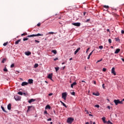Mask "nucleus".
<instances>
[{"mask_svg": "<svg viewBox=\"0 0 124 124\" xmlns=\"http://www.w3.org/2000/svg\"><path fill=\"white\" fill-rule=\"evenodd\" d=\"M20 41H21V39L18 40L17 41L15 42V44H19V42H20Z\"/></svg>", "mask_w": 124, "mask_h": 124, "instance_id": "b1692460", "label": "nucleus"}, {"mask_svg": "<svg viewBox=\"0 0 124 124\" xmlns=\"http://www.w3.org/2000/svg\"><path fill=\"white\" fill-rule=\"evenodd\" d=\"M14 66H15V65L14 63H12L11 65V68H13V67H14Z\"/></svg>", "mask_w": 124, "mask_h": 124, "instance_id": "bb28decb", "label": "nucleus"}, {"mask_svg": "<svg viewBox=\"0 0 124 124\" xmlns=\"http://www.w3.org/2000/svg\"><path fill=\"white\" fill-rule=\"evenodd\" d=\"M31 107H32V106H28L27 112H29V111H31Z\"/></svg>", "mask_w": 124, "mask_h": 124, "instance_id": "aec40b11", "label": "nucleus"}, {"mask_svg": "<svg viewBox=\"0 0 124 124\" xmlns=\"http://www.w3.org/2000/svg\"><path fill=\"white\" fill-rule=\"evenodd\" d=\"M1 108L2 110V111H3V112H5V113H6V111L5 109H4V108L3 107L1 106Z\"/></svg>", "mask_w": 124, "mask_h": 124, "instance_id": "393cba45", "label": "nucleus"}, {"mask_svg": "<svg viewBox=\"0 0 124 124\" xmlns=\"http://www.w3.org/2000/svg\"><path fill=\"white\" fill-rule=\"evenodd\" d=\"M120 51H121V49L119 48H117L116 50H115L114 53L115 54H118L119 53V52H120Z\"/></svg>", "mask_w": 124, "mask_h": 124, "instance_id": "2eb2a0df", "label": "nucleus"}, {"mask_svg": "<svg viewBox=\"0 0 124 124\" xmlns=\"http://www.w3.org/2000/svg\"><path fill=\"white\" fill-rule=\"evenodd\" d=\"M49 96H51V95H53V93H50L48 94Z\"/></svg>", "mask_w": 124, "mask_h": 124, "instance_id": "de8ad7c7", "label": "nucleus"}, {"mask_svg": "<svg viewBox=\"0 0 124 124\" xmlns=\"http://www.w3.org/2000/svg\"><path fill=\"white\" fill-rule=\"evenodd\" d=\"M114 102L115 105H118V104H123V101H120L119 99H117V100L115 99L114 100Z\"/></svg>", "mask_w": 124, "mask_h": 124, "instance_id": "f03ea898", "label": "nucleus"}, {"mask_svg": "<svg viewBox=\"0 0 124 124\" xmlns=\"http://www.w3.org/2000/svg\"><path fill=\"white\" fill-rule=\"evenodd\" d=\"M102 59H101V60H98L97 62H96V63H97V62H102Z\"/></svg>", "mask_w": 124, "mask_h": 124, "instance_id": "ea45409f", "label": "nucleus"}, {"mask_svg": "<svg viewBox=\"0 0 124 124\" xmlns=\"http://www.w3.org/2000/svg\"><path fill=\"white\" fill-rule=\"evenodd\" d=\"M34 36H43V34L38 33L37 34H32L27 36V37H33Z\"/></svg>", "mask_w": 124, "mask_h": 124, "instance_id": "f257e3e1", "label": "nucleus"}, {"mask_svg": "<svg viewBox=\"0 0 124 124\" xmlns=\"http://www.w3.org/2000/svg\"><path fill=\"white\" fill-rule=\"evenodd\" d=\"M25 54L26 56H31V53L30 51L26 52Z\"/></svg>", "mask_w": 124, "mask_h": 124, "instance_id": "9b49d317", "label": "nucleus"}, {"mask_svg": "<svg viewBox=\"0 0 124 124\" xmlns=\"http://www.w3.org/2000/svg\"><path fill=\"white\" fill-rule=\"evenodd\" d=\"M56 72H58V71L59 70V69H60V67H55V68Z\"/></svg>", "mask_w": 124, "mask_h": 124, "instance_id": "cd10ccee", "label": "nucleus"}, {"mask_svg": "<svg viewBox=\"0 0 124 124\" xmlns=\"http://www.w3.org/2000/svg\"><path fill=\"white\" fill-rule=\"evenodd\" d=\"M93 95H96V96L99 95V94H97L95 93H93Z\"/></svg>", "mask_w": 124, "mask_h": 124, "instance_id": "49530a36", "label": "nucleus"}, {"mask_svg": "<svg viewBox=\"0 0 124 124\" xmlns=\"http://www.w3.org/2000/svg\"><path fill=\"white\" fill-rule=\"evenodd\" d=\"M17 93L18 94H20V95H23V93H22L21 92H19Z\"/></svg>", "mask_w": 124, "mask_h": 124, "instance_id": "c756f323", "label": "nucleus"}, {"mask_svg": "<svg viewBox=\"0 0 124 124\" xmlns=\"http://www.w3.org/2000/svg\"><path fill=\"white\" fill-rule=\"evenodd\" d=\"M81 82H82V83H86V82H85V81H84V80H82Z\"/></svg>", "mask_w": 124, "mask_h": 124, "instance_id": "0e129e2a", "label": "nucleus"}, {"mask_svg": "<svg viewBox=\"0 0 124 124\" xmlns=\"http://www.w3.org/2000/svg\"><path fill=\"white\" fill-rule=\"evenodd\" d=\"M16 74H18V73H20V72H19L18 71H16Z\"/></svg>", "mask_w": 124, "mask_h": 124, "instance_id": "09e8293b", "label": "nucleus"}, {"mask_svg": "<svg viewBox=\"0 0 124 124\" xmlns=\"http://www.w3.org/2000/svg\"><path fill=\"white\" fill-rule=\"evenodd\" d=\"M90 21H91V19H88L86 21V22L88 23V22H90Z\"/></svg>", "mask_w": 124, "mask_h": 124, "instance_id": "a19ab883", "label": "nucleus"}, {"mask_svg": "<svg viewBox=\"0 0 124 124\" xmlns=\"http://www.w3.org/2000/svg\"><path fill=\"white\" fill-rule=\"evenodd\" d=\"M35 42H37V43H39V42H40L39 41H37V40H35Z\"/></svg>", "mask_w": 124, "mask_h": 124, "instance_id": "3c124183", "label": "nucleus"}, {"mask_svg": "<svg viewBox=\"0 0 124 124\" xmlns=\"http://www.w3.org/2000/svg\"><path fill=\"white\" fill-rule=\"evenodd\" d=\"M111 73H112V74H113L114 76L117 75V74H116V72L115 71V68L113 67L111 69Z\"/></svg>", "mask_w": 124, "mask_h": 124, "instance_id": "6e6552de", "label": "nucleus"}, {"mask_svg": "<svg viewBox=\"0 0 124 124\" xmlns=\"http://www.w3.org/2000/svg\"><path fill=\"white\" fill-rule=\"evenodd\" d=\"M25 35H28V33H24L21 34V36H25Z\"/></svg>", "mask_w": 124, "mask_h": 124, "instance_id": "2f4dec72", "label": "nucleus"}, {"mask_svg": "<svg viewBox=\"0 0 124 124\" xmlns=\"http://www.w3.org/2000/svg\"><path fill=\"white\" fill-rule=\"evenodd\" d=\"M108 109H109V110H110L111 107L108 106Z\"/></svg>", "mask_w": 124, "mask_h": 124, "instance_id": "13d9d810", "label": "nucleus"}, {"mask_svg": "<svg viewBox=\"0 0 124 124\" xmlns=\"http://www.w3.org/2000/svg\"><path fill=\"white\" fill-rule=\"evenodd\" d=\"M107 31L108 32H110V30L109 29H107Z\"/></svg>", "mask_w": 124, "mask_h": 124, "instance_id": "bf43d9fd", "label": "nucleus"}, {"mask_svg": "<svg viewBox=\"0 0 124 124\" xmlns=\"http://www.w3.org/2000/svg\"><path fill=\"white\" fill-rule=\"evenodd\" d=\"M91 57V56L90 55H89L87 59L88 60H90V58Z\"/></svg>", "mask_w": 124, "mask_h": 124, "instance_id": "6e6d98bb", "label": "nucleus"}, {"mask_svg": "<svg viewBox=\"0 0 124 124\" xmlns=\"http://www.w3.org/2000/svg\"><path fill=\"white\" fill-rule=\"evenodd\" d=\"M89 50H90V48H87L86 50V53H88V51H89Z\"/></svg>", "mask_w": 124, "mask_h": 124, "instance_id": "4d7b16f0", "label": "nucleus"}, {"mask_svg": "<svg viewBox=\"0 0 124 124\" xmlns=\"http://www.w3.org/2000/svg\"><path fill=\"white\" fill-rule=\"evenodd\" d=\"M72 25H73V26H76V27H80V26H81V23L80 22H77L72 23Z\"/></svg>", "mask_w": 124, "mask_h": 124, "instance_id": "39448f33", "label": "nucleus"}, {"mask_svg": "<svg viewBox=\"0 0 124 124\" xmlns=\"http://www.w3.org/2000/svg\"><path fill=\"white\" fill-rule=\"evenodd\" d=\"M51 52H52V53H54V54L55 55H57V50H52L51 51Z\"/></svg>", "mask_w": 124, "mask_h": 124, "instance_id": "6ab92c4d", "label": "nucleus"}, {"mask_svg": "<svg viewBox=\"0 0 124 124\" xmlns=\"http://www.w3.org/2000/svg\"><path fill=\"white\" fill-rule=\"evenodd\" d=\"M14 98L16 101H19V100H21V97L18 95L15 96Z\"/></svg>", "mask_w": 124, "mask_h": 124, "instance_id": "20e7f679", "label": "nucleus"}, {"mask_svg": "<svg viewBox=\"0 0 124 124\" xmlns=\"http://www.w3.org/2000/svg\"><path fill=\"white\" fill-rule=\"evenodd\" d=\"M93 51L89 54V56H92V55H93Z\"/></svg>", "mask_w": 124, "mask_h": 124, "instance_id": "79ce46f5", "label": "nucleus"}, {"mask_svg": "<svg viewBox=\"0 0 124 124\" xmlns=\"http://www.w3.org/2000/svg\"><path fill=\"white\" fill-rule=\"evenodd\" d=\"M62 98L64 99V100H66V96H67V93L66 92L63 93H62Z\"/></svg>", "mask_w": 124, "mask_h": 124, "instance_id": "7ed1b4c3", "label": "nucleus"}, {"mask_svg": "<svg viewBox=\"0 0 124 124\" xmlns=\"http://www.w3.org/2000/svg\"><path fill=\"white\" fill-rule=\"evenodd\" d=\"M102 120L103 122L104 123V124H105V123H106V122L105 121V120H106V118L104 117L102 118Z\"/></svg>", "mask_w": 124, "mask_h": 124, "instance_id": "4be33fe9", "label": "nucleus"}, {"mask_svg": "<svg viewBox=\"0 0 124 124\" xmlns=\"http://www.w3.org/2000/svg\"><path fill=\"white\" fill-rule=\"evenodd\" d=\"M103 71L104 72H105V71H106V68H104L103 69Z\"/></svg>", "mask_w": 124, "mask_h": 124, "instance_id": "c03bdc74", "label": "nucleus"}, {"mask_svg": "<svg viewBox=\"0 0 124 124\" xmlns=\"http://www.w3.org/2000/svg\"><path fill=\"white\" fill-rule=\"evenodd\" d=\"M93 83H94V85L96 84V82L95 81H94Z\"/></svg>", "mask_w": 124, "mask_h": 124, "instance_id": "e2e57ef3", "label": "nucleus"}, {"mask_svg": "<svg viewBox=\"0 0 124 124\" xmlns=\"http://www.w3.org/2000/svg\"><path fill=\"white\" fill-rule=\"evenodd\" d=\"M121 60L123 62H124V58H121Z\"/></svg>", "mask_w": 124, "mask_h": 124, "instance_id": "680f3d73", "label": "nucleus"}, {"mask_svg": "<svg viewBox=\"0 0 124 124\" xmlns=\"http://www.w3.org/2000/svg\"><path fill=\"white\" fill-rule=\"evenodd\" d=\"M28 83L29 84H32L33 83V80H32V79H29L28 80Z\"/></svg>", "mask_w": 124, "mask_h": 124, "instance_id": "f8f14e48", "label": "nucleus"}, {"mask_svg": "<svg viewBox=\"0 0 124 124\" xmlns=\"http://www.w3.org/2000/svg\"><path fill=\"white\" fill-rule=\"evenodd\" d=\"M71 94H72V95H75V92H73L71 93Z\"/></svg>", "mask_w": 124, "mask_h": 124, "instance_id": "c9c22d12", "label": "nucleus"}, {"mask_svg": "<svg viewBox=\"0 0 124 124\" xmlns=\"http://www.w3.org/2000/svg\"><path fill=\"white\" fill-rule=\"evenodd\" d=\"M27 40H29V38H23V41H27Z\"/></svg>", "mask_w": 124, "mask_h": 124, "instance_id": "7c9ffc66", "label": "nucleus"}, {"mask_svg": "<svg viewBox=\"0 0 124 124\" xmlns=\"http://www.w3.org/2000/svg\"><path fill=\"white\" fill-rule=\"evenodd\" d=\"M7 44H8V42L4 43L3 45V46H6V45H7Z\"/></svg>", "mask_w": 124, "mask_h": 124, "instance_id": "473e14b6", "label": "nucleus"}, {"mask_svg": "<svg viewBox=\"0 0 124 124\" xmlns=\"http://www.w3.org/2000/svg\"><path fill=\"white\" fill-rule=\"evenodd\" d=\"M5 62H6V59L5 58H3L1 62L4 63Z\"/></svg>", "mask_w": 124, "mask_h": 124, "instance_id": "412c9836", "label": "nucleus"}, {"mask_svg": "<svg viewBox=\"0 0 124 124\" xmlns=\"http://www.w3.org/2000/svg\"><path fill=\"white\" fill-rule=\"evenodd\" d=\"M87 13L86 12H84V13H83V16H85V15H86V14Z\"/></svg>", "mask_w": 124, "mask_h": 124, "instance_id": "5fc2aeb1", "label": "nucleus"}, {"mask_svg": "<svg viewBox=\"0 0 124 124\" xmlns=\"http://www.w3.org/2000/svg\"><path fill=\"white\" fill-rule=\"evenodd\" d=\"M77 85V83L76 82H74L71 85V87L73 88L74 86H76Z\"/></svg>", "mask_w": 124, "mask_h": 124, "instance_id": "dca6fc26", "label": "nucleus"}, {"mask_svg": "<svg viewBox=\"0 0 124 124\" xmlns=\"http://www.w3.org/2000/svg\"><path fill=\"white\" fill-rule=\"evenodd\" d=\"M35 101V99H31L29 101H28L29 103H31L32 102H34Z\"/></svg>", "mask_w": 124, "mask_h": 124, "instance_id": "9d476101", "label": "nucleus"}, {"mask_svg": "<svg viewBox=\"0 0 124 124\" xmlns=\"http://www.w3.org/2000/svg\"><path fill=\"white\" fill-rule=\"evenodd\" d=\"M44 114H48V113L47 112V110H45Z\"/></svg>", "mask_w": 124, "mask_h": 124, "instance_id": "864d4df0", "label": "nucleus"}, {"mask_svg": "<svg viewBox=\"0 0 124 124\" xmlns=\"http://www.w3.org/2000/svg\"><path fill=\"white\" fill-rule=\"evenodd\" d=\"M103 7H104V8H106L107 9H108V8H109V6L104 5Z\"/></svg>", "mask_w": 124, "mask_h": 124, "instance_id": "c85d7f7f", "label": "nucleus"}, {"mask_svg": "<svg viewBox=\"0 0 124 124\" xmlns=\"http://www.w3.org/2000/svg\"><path fill=\"white\" fill-rule=\"evenodd\" d=\"M85 124H89V122H86Z\"/></svg>", "mask_w": 124, "mask_h": 124, "instance_id": "774afa93", "label": "nucleus"}, {"mask_svg": "<svg viewBox=\"0 0 124 124\" xmlns=\"http://www.w3.org/2000/svg\"><path fill=\"white\" fill-rule=\"evenodd\" d=\"M70 61H72V60H73V59H72V58H70Z\"/></svg>", "mask_w": 124, "mask_h": 124, "instance_id": "338daca9", "label": "nucleus"}, {"mask_svg": "<svg viewBox=\"0 0 124 124\" xmlns=\"http://www.w3.org/2000/svg\"><path fill=\"white\" fill-rule=\"evenodd\" d=\"M41 24L40 23H39L38 24H37V27H40Z\"/></svg>", "mask_w": 124, "mask_h": 124, "instance_id": "37998d69", "label": "nucleus"}, {"mask_svg": "<svg viewBox=\"0 0 124 124\" xmlns=\"http://www.w3.org/2000/svg\"><path fill=\"white\" fill-rule=\"evenodd\" d=\"M55 33L54 32H49L48 34H54Z\"/></svg>", "mask_w": 124, "mask_h": 124, "instance_id": "e433bc0d", "label": "nucleus"}, {"mask_svg": "<svg viewBox=\"0 0 124 124\" xmlns=\"http://www.w3.org/2000/svg\"><path fill=\"white\" fill-rule=\"evenodd\" d=\"M94 107H96L97 108H99V105H95L94 106Z\"/></svg>", "mask_w": 124, "mask_h": 124, "instance_id": "4c0bfd02", "label": "nucleus"}, {"mask_svg": "<svg viewBox=\"0 0 124 124\" xmlns=\"http://www.w3.org/2000/svg\"><path fill=\"white\" fill-rule=\"evenodd\" d=\"M45 109H51V107L49 105H47Z\"/></svg>", "mask_w": 124, "mask_h": 124, "instance_id": "a211bd4d", "label": "nucleus"}, {"mask_svg": "<svg viewBox=\"0 0 124 124\" xmlns=\"http://www.w3.org/2000/svg\"><path fill=\"white\" fill-rule=\"evenodd\" d=\"M81 48H80V47H78L75 51V52H74V54L75 55H76V54L78 52H79V51H80V49Z\"/></svg>", "mask_w": 124, "mask_h": 124, "instance_id": "4468645a", "label": "nucleus"}, {"mask_svg": "<svg viewBox=\"0 0 124 124\" xmlns=\"http://www.w3.org/2000/svg\"><path fill=\"white\" fill-rule=\"evenodd\" d=\"M52 77H53V74L51 73L50 74H49L47 76V78L48 79H50V80H51V81H53V79H52Z\"/></svg>", "mask_w": 124, "mask_h": 124, "instance_id": "0eeeda50", "label": "nucleus"}, {"mask_svg": "<svg viewBox=\"0 0 124 124\" xmlns=\"http://www.w3.org/2000/svg\"><path fill=\"white\" fill-rule=\"evenodd\" d=\"M73 119L71 118H68L67 122V123H68V124H71V123H72V122H73Z\"/></svg>", "mask_w": 124, "mask_h": 124, "instance_id": "423d86ee", "label": "nucleus"}, {"mask_svg": "<svg viewBox=\"0 0 124 124\" xmlns=\"http://www.w3.org/2000/svg\"><path fill=\"white\" fill-rule=\"evenodd\" d=\"M3 71H4L5 72H8V70L7 69V68H6V67H5L3 69Z\"/></svg>", "mask_w": 124, "mask_h": 124, "instance_id": "5701e85b", "label": "nucleus"}, {"mask_svg": "<svg viewBox=\"0 0 124 124\" xmlns=\"http://www.w3.org/2000/svg\"><path fill=\"white\" fill-rule=\"evenodd\" d=\"M28 85H29V83L27 82H23L21 84V86H22V87H24V86H27Z\"/></svg>", "mask_w": 124, "mask_h": 124, "instance_id": "1a4fd4ad", "label": "nucleus"}, {"mask_svg": "<svg viewBox=\"0 0 124 124\" xmlns=\"http://www.w3.org/2000/svg\"><path fill=\"white\" fill-rule=\"evenodd\" d=\"M57 60H59V59L58 58H56V59H54V61H57Z\"/></svg>", "mask_w": 124, "mask_h": 124, "instance_id": "052dcab7", "label": "nucleus"}, {"mask_svg": "<svg viewBox=\"0 0 124 124\" xmlns=\"http://www.w3.org/2000/svg\"><path fill=\"white\" fill-rule=\"evenodd\" d=\"M121 33H122L123 34H124V30H122V31H121Z\"/></svg>", "mask_w": 124, "mask_h": 124, "instance_id": "603ef678", "label": "nucleus"}, {"mask_svg": "<svg viewBox=\"0 0 124 124\" xmlns=\"http://www.w3.org/2000/svg\"><path fill=\"white\" fill-rule=\"evenodd\" d=\"M108 42H109V43H112V40L110 39H109Z\"/></svg>", "mask_w": 124, "mask_h": 124, "instance_id": "58836bf2", "label": "nucleus"}, {"mask_svg": "<svg viewBox=\"0 0 124 124\" xmlns=\"http://www.w3.org/2000/svg\"><path fill=\"white\" fill-rule=\"evenodd\" d=\"M115 39L116 41H120V39H119V38H115Z\"/></svg>", "mask_w": 124, "mask_h": 124, "instance_id": "f704fd0d", "label": "nucleus"}, {"mask_svg": "<svg viewBox=\"0 0 124 124\" xmlns=\"http://www.w3.org/2000/svg\"><path fill=\"white\" fill-rule=\"evenodd\" d=\"M99 49H100V50H102V49H103V46H99Z\"/></svg>", "mask_w": 124, "mask_h": 124, "instance_id": "72a5a7b5", "label": "nucleus"}, {"mask_svg": "<svg viewBox=\"0 0 124 124\" xmlns=\"http://www.w3.org/2000/svg\"><path fill=\"white\" fill-rule=\"evenodd\" d=\"M52 121V119L49 118V119H47V121H48V122H49V121Z\"/></svg>", "mask_w": 124, "mask_h": 124, "instance_id": "8fccbe9b", "label": "nucleus"}, {"mask_svg": "<svg viewBox=\"0 0 124 124\" xmlns=\"http://www.w3.org/2000/svg\"><path fill=\"white\" fill-rule=\"evenodd\" d=\"M8 110H11V104H9L7 106Z\"/></svg>", "mask_w": 124, "mask_h": 124, "instance_id": "ddd939ff", "label": "nucleus"}, {"mask_svg": "<svg viewBox=\"0 0 124 124\" xmlns=\"http://www.w3.org/2000/svg\"><path fill=\"white\" fill-rule=\"evenodd\" d=\"M61 103H62V104L63 106H64V107H65V108H67V106H66V105H65V104H64V103L62 102V101H60Z\"/></svg>", "mask_w": 124, "mask_h": 124, "instance_id": "f3484780", "label": "nucleus"}, {"mask_svg": "<svg viewBox=\"0 0 124 124\" xmlns=\"http://www.w3.org/2000/svg\"><path fill=\"white\" fill-rule=\"evenodd\" d=\"M108 124H113V123H112V122H110V120H109V121L108 122Z\"/></svg>", "mask_w": 124, "mask_h": 124, "instance_id": "a18cd8bd", "label": "nucleus"}, {"mask_svg": "<svg viewBox=\"0 0 124 124\" xmlns=\"http://www.w3.org/2000/svg\"><path fill=\"white\" fill-rule=\"evenodd\" d=\"M34 68H36L38 67V64L35 63L34 65Z\"/></svg>", "mask_w": 124, "mask_h": 124, "instance_id": "a878e982", "label": "nucleus"}, {"mask_svg": "<svg viewBox=\"0 0 124 124\" xmlns=\"http://www.w3.org/2000/svg\"><path fill=\"white\" fill-rule=\"evenodd\" d=\"M104 84H103V85H102V87H103V89H104Z\"/></svg>", "mask_w": 124, "mask_h": 124, "instance_id": "69168bd1", "label": "nucleus"}]
</instances>
